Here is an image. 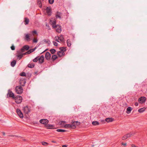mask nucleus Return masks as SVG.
<instances>
[{
  "instance_id": "obj_39",
  "label": "nucleus",
  "mask_w": 147,
  "mask_h": 147,
  "mask_svg": "<svg viewBox=\"0 0 147 147\" xmlns=\"http://www.w3.org/2000/svg\"><path fill=\"white\" fill-rule=\"evenodd\" d=\"M44 41L49 44L50 43V40L48 39L45 40H44Z\"/></svg>"
},
{
  "instance_id": "obj_24",
  "label": "nucleus",
  "mask_w": 147,
  "mask_h": 147,
  "mask_svg": "<svg viewBox=\"0 0 147 147\" xmlns=\"http://www.w3.org/2000/svg\"><path fill=\"white\" fill-rule=\"evenodd\" d=\"M145 109L144 108H141L138 109V111L140 113H141L144 112Z\"/></svg>"
},
{
  "instance_id": "obj_44",
  "label": "nucleus",
  "mask_w": 147,
  "mask_h": 147,
  "mask_svg": "<svg viewBox=\"0 0 147 147\" xmlns=\"http://www.w3.org/2000/svg\"><path fill=\"white\" fill-rule=\"evenodd\" d=\"M53 44L54 46H57L58 43L57 42H56L55 41H53Z\"/></svg>"
},
{
  "instance_id": "obj_47",
  "label": "nucleus",
  "mask_w": 147,
  "mask_h": 147,
  "mask_svg": "<svg viewBox=\"0 0 147 147\" xmlns=\"http://www.w3.org/2000/svg\"><path fill=\"white\" fill-rule=\"evenodd\" d=\"M32 33H33V34L34 35V34H36L37 32L36 31L34 30L32 32Z\"/></svg>"
},
{
  "instance_id": "obj_29",
  "label": "nucleus",
  "mask_w": 147,
  "mask_h": 147,
  "mask_svg": "<svg viewBox=\"0 0 147 147\" xmlns=\"http://www.w3.org/2000/svg\"><path fill=\"white\" fill-rule=\"evenodd\" d=\"M57 55H53L52 56V59L53 61H54L57 58Z\"/></svg>"
},
{
  "instance_id": "obj_12",
  "label": "nucleus",
  "mask_w": 147,
  "mask_h": 147,
  "mask_svg": "<svg viewBox=\"0 0 147 147\" xmlns=\"http://www.w3.org/2000/svg\"><path fill=\"white\" fill-rule=\"evenodd\" d=\"M65 54V53L64 52L61 51H59L57 53V54L59 57H62L64 56Z\"/></svg>"
},
{
  "instance_id": "obj_46",
  "label": "nucleus",
  "mask_w": 147,
  "mask_h": 147,
  "mask_svg": "<svg viewBox=\"0 0 147 147\" xmlns=\"http://www.w3.org/2000/svg\"><path fill=\"white\" fill-rule=\"evenodd\" d=\"M11 49L12 50H14L15 49V47L14 46H12L11 47Z\"/></svg>"
},
{
  "instance_id": "obj_52",
  "label": "nucleus",
  "mask_w": 147,
  "mask_h": 147,
  "mask_svg": "<svg viewBox=\"0 0 147 147\" xmlns=\"http://www.w3.org/2000/svg\"><path fill=\"white\" fill-rule=\"evenodd\" d=\"M135 105L136 106H138V102H136L135 104Z\"/></svg>"
},
{
  "instance_id": "obj_49",
  "label": "nucleus",
  "mask_w": 147,
  "mask_h": 147,
  "mask_svg": "<svg viewBox=\"0 0 147 147\" xmlns=\"http://www.w3.org/2000/svg\"><path fill=\"white\" fill-rule=\"evenodd\" d=\"M65 123V121H61L60 123V124H62V123Z\"/></svg>"
},
{
  "instance_id": "obj_23",
  "label": "nucleus",
  "mask_w": 147,
  "mask_h": 147,
  "mask_svg": "<svg viewBox=\"0 0 147 147\" xmlns=\"http://www.w3.org/2000/svg\"><path fill=\"white\" fill-rule=\"evenodd\" d=\"M30 37L28 34H26L25 36V39L27 41L30 40Z\"/></svg>"
},
{
  "instance_id": "obj_30",
  "label": "nucleus",
  "mask_w": 147,
  "mask_h": 147,
  "mask_svg": "<svg viewBox=\"0 0 147 147\" xmlns=\"http://www.w3.org/2000/svg\"><path fill=\"white\" fill-rule=\"evenodd\" d=\"M57 131L58 132H64L66 131V130L64 129H59L57 130Z\"/></svg>"
},
{
  "instance_id": "obj_7",
  "label": "nucleus",
  "mask_w": 147,
  "mask_h": 147,
  "mask_svg": "<svg viewBox=\"0 0 147 147\" xmlns=\"http://www.w3.org/2000/svg\"><path fill=\"white\" fill-rule=\"evenodd\" d=\"M54 28L56 29V30L57 32L58 33H60L61 32V26L58 25H57L56 26H55Z\"/></svg>"
},
{
  "instance_id": "obj_34",
  "label": "nucleus",
  "mask_w": 147,
  "mask_h": 147,
  "mask_svg": "<svg viewBox=\"0 0 147 147\" xmlns=\"http://www.w3.org/2000/svg\"><path fill=\"white\" fill-rule=\"evenodd\" d=\"M60 49V51H63L64 52V51H65L66 50V48L64 47H62V48H61Z\"/></svg>"
},
{
  "instance_id": "obj_4",
  "label": "nucleus",
  "mask_w": 147,
  "mask_h": 147,
  "mask_svg": "<svg viewBox=\"0 0 147 147\" xmlns=\"http://www.w3.org/2000/svg\"><path fill=\"white\" fill-rule=\"evenodd\" d=\"M134 135V133H130L127 134L126 135L124 136L122 138V139L123 140H125L128 138L132 136H133Z\"/></svg>"
},
{
  "instance_id": "obj_53",
  "label": "nucleus",
  "mask_w": 147,
  "mask_h": 147,
  "mask_svg": "<svg viewBox=\"0 0 147 147\" xmlns=\"http://www.w3.org/2000/svg\"><path fill=\"white\" fill-rule=\"evenodd\" d=\"M121 144L122 145H124V146H126V143H121Z\"/></svg>"
},
{
  "instance_id": "obj_27",
  "label": "nucleus",
  "mask_w": 147,
  "mask_h": 147,
  "mask_svg": "<svg viewBox=\"0 0 147 147\" xmlns=\"http://www.w3.org/2000/svg\"><path fill=\"white\" fill-rule=\"evenodd\" d=\"M92 124L94 125H99V123L97 121H94L92 122Z\"/></svg>"
},
{
  "instance_id": "obj_14",
  "label": "nucleus",
  "mask_w": 147,
  "mask_h": 147,
  "mask_svg": "<svg viewBox=\"0 0 147 147\" xmlns=\"http://www.w3.org/2000/svg\"><path fill=\"white\" fill-rule=\"evenodd\" d=\"M38 61L40 63H43L44 61V57L43 55H41L40 57L39 56Z\"/></svg>"
},
{
  "instance_id": "obj_15",
  "label": "nucleus",
  "mask_w": 147,
  "mask_h": 147,
  "mask_svg": "<svg viewBox=\"0 0 147 147\" xmlns=\"http://www.w3.org/2000/svg\"><path fill=\"white\" fill-rule=\"evenodd\" d=\"M51 54L49 52H47L45 54V58L47 60H49L51 57Z\"/></svg>"
},
{
  "instance_id": "obj_45",
  "label": "nucleus",
  "mask_w": 147,
  "mask_h": 147,
  "mask_svg": "<svg viewBox=\"0 0 147 147\" xmlns=\"http://www.w3.org/2000/svg\"><path fill=\"white\" fill-rule=\"evenodd\" d=\"M42 144L43 145L46 146L48 144V143L45 142H42Z\"/></svg>"
},
{
  "instance_id": "obj_55",
  "label": "nucleus",
  "mask_w": 147,
  "mask_h": 147,
  "mask_svg": "<svg viewBox=\"0 0 147 147\" xmlns=\"http://www.w3.org/2000/svg\"><path fill=\"white\" fill-rule=\"evenodd\" d=\"M2 134H3V135L4 136L5 135V134L4 132H3L2 133Z\"/></svg>"
},
{
  "instance_id": "obj_48",
  "label": "nucleus",
  "mask_w": 147,
  "mask_h": 147,
  "mask_svg": "<svg viewBox=\"0 0 147 147\" xmlns=\"http://www.w3.org/2000/svg\"><path fill=\"white\" fill-rule=\"evenodd\" d=\"M25 50L24 49H23V47L21 49V51L22 52L24 51Z\"/></svg>"
},
{
  "instance_id": "obj_5",
  "label": "nucleus",
  "mask_w": 147,
  "mask_h": 147,
  "mask_svg": "<svg viewBox=\"0 0 147 147\" xmlns=\"http://www.w3.org/2000/svg\"><path fill=\"white\" fill-rule=\"evenodd\" d=\"M146 99V98L145 97L142 96L139 98L138 101L140 103H143L145 102Z\"/></svg>"
},
{
  "instance_id": "obj_21",
  "label": "nucleus",
  "mask_w": 147,
  "mask_h": 147,
  "mask_svg": "<svg viewBox=\"0 0 147 147\" xmlns=\"http://www.w3.org/2000/svg\"><path fill=\"white\" fill-rule=\"evenodd\" d=\"M105 121L107 122H112L113 121V119L111 118H107L106 119Z\"/></svg>"
},
{
  "instance_id": "obj_22",
  "label": "nucleus",
  "mask_w": 147,
  "mask_h": 147,
  "mask_svg": "<svg viewBox=\"0 0 147 147\" xmlns=\"http://www.w3.org/2000/svg\"><path fill=\"white\" fill-rule=\"evenodd\" d=\"M34 66V64L33 63H31L29 64L28 65V67H29L32 68Z\"/></svg>"
},
{
  "instance_id": "obj_2",
  "label": "nucleus",
  "mask_w": 147,
  "mask_h": 147,
  "mask_svg": "<svg viewBox=\"0 0 147 147\" xmlns=\"http://www.w3.org/2000/svg\"><path fill=\"white\" fill-rule=\"evenodd\" d=\"M15 92L19 94H21L23 92V89L21 86H17L15 88Z\"/></svg>"
},
{
  "instance_id": "obj_41",
  "label": "nucleus",
  "mask_w": 147,
  "mask_h": 147,
  "mask_svg": "<svg viewBox=\"0 0 147 147\" xmlns=\"http://www.w3.org/2000/svg\"><path fill=\"white\" fill-rule=\"evenodd\" d=\"M36 49V48L35 47L34 49H30L29 50V51H30V52H31V53L33 51H34Z\"/></svg>"
},
{
  "instance_id": "obj_1",
  "label": "nucleus",
  "mask_w": 147,
  "mask_h": 147,
  "mask_svg": "<svg viewBox=\"0 0 147 147\" xmlns=\"http://www.w3.org/2000/svg\"><path fill=\"white\" fill-rule=\"evenodd\" d=\"M78 123H79V124L80 123L77 121H74L73 122L72 124H68L65 125L64 127L66 128H71L72 129H74L76 127V126L75 125L76 124Z\"/></svg>"
},
{
  "instance_id": "obj_10",
  "label": "nucleus",
  "mask_w": 147,
  "mask_h": 147,
  "mask_svg": "<svg viewBox=\"0 0 147 147\" xmlns=\"http://www.w3.org/2000/svg\"><path fill=\"white\" fill-rule=\"evenodd\" d=\"M7 94L9 95V96L10 97H11L14 99L15 97L14 96V94L10 90H8V92Z\"/></svg>"
},
{
  "instance_id": "obj_9",
  "label": "nucleus",
  "mask_w": 147,
  "mask_h": 147,
  "mask_svg": "<svg viewBox=\"0 0 147 147\" xmlns=\"http://www.w3.org/2000/svg\"><path fill=\"white\" fill-rule=\"evenodd\" d=\"M19 83L21 86H24L25 85L26 81L24 79H22L20 80Z\"/></svg>"
},
{
  "instance_id": "obj_6",
  "label": "nucleus",
  "mask_w": 147,
  "mask_h": 147,
  "mask_svg": "<svg viewBox=\"0 0 147 147\" xmlns=\"http://www.w3.org/2000/svg\"><path fill=\"white\" fill-rule=\"evenodd\" d=\"M23 110L26 114H28L30 112V109L27 106L24 107L23 108Z\"/></svg>"
},
{
  "instance_id": "obj_51",
  "label": "nucleus",
  "mask_w": 147,
  "mask_h": 147,
  "mask_svg": "<svg viewBox=\"0 0 147 147\" xmlns=\"http://www.w3.org/2000/svg\"><path fill=\"white\" fill-rule=\"evenodd\" d=\"M13 136H13H16L18 137H20V136H15V135H11V136Z\"/></svg>"
},
{
  "instance_id": "obj_18",
  "label": "nucleus",
  "mask_w": 147,
  "mask_h": 147,
  "mask_svg": "<svg viewBox=\"0 0 147 147\" xmlns=\"http://www.w3.org/2000/svg\"><path fill=\"white\" fill-rule=\"evenodd\" d=\"M132 110V108L131 107H128L127 109V113L128 114L130 113Z\"/></svg>"
},
{
  "instance_id": "obj_16",
  "label": "nucleus",
  "mask_w": 147,
  "mask_h": 147,
  "mask_svg": "<svg viewBox=\"0 0 147 147\" xmlns=\"http://www.w3.org/2000/svg\"><path fill=\"white\" fill-rule=\"evenodd\" d=\"M46 12L49 16H50L51 14V12L50 7H47L46 8Z\"/></svg>"
},
{
  "instance_id": "obj_54",
  "label": "nucleus",
  "mask_w": 147,
  "mask_h": 147,
  "mask_svg": "<svg viewBox=\"0 0 147 147\" xmlns=\"http://www.w3.org/2000/svg\"><path fill=\"white\" fill-rule=\"evenodd\" d=\"M67 146V145H63L62 146V147H66Z\"/></svg>"
},
{
  "instance_id": "obj_42",
  "label": "nucleus",
  "mask_w": 147,
  "mask_h": 147,
  "mask_svg": "<svg viewBox=\"0 0 147 147\" xmlns=\"http://www.w3.org/2000/svg\"><path fill=\"white\" fill-rule=\"evenodd\" d=\"M30 53H31V52H30V51H29V50L28 51H27V52H26V53H24L23 54V55H27V54H30Z\"/></svg>"
},
{
  "instance_id": "obj_32",
  "label": "nucleus",
  "mask_w": 147,
  "mask_h": 147,
  "mask_svg": "<svg viewBox=\"0 0 147 147\" xmlns=\"http://www.w3.org/2000/svg\"><path fill=\"white\" fill-rule=\"evenodd\" d=\"M23 48L25 50L27 51L29 49V47L28 45H25L23 47Z\"/></svg>"
},
{
  "instance_id": "obj_3",
  "label": "nucleus",
  "mask_w": 147,
  "mask_h": 147,
  "mask_svg": "<svg viewBox=\"0 0 147 147\" xmlns=\"http://www.w3.org/2000/svg\"><path fill=\"white\" fill-rule=\"evenodd\" d=\"M14 99L15 100V102L17 104L20 103L22 100V97L20 96H17Z\"/></svg>"
},
{
  "instance_id": "obj_33",
  "label": "nucleus",
  "mask_w": 147,
  "mask_h": 147,
  "mask_svg": "<svg viewBox=\"0 0 147 147\" xmlns=\"http://www.w3.org/2000/svg\"><path fill=\"white\" fill-rule=\"evenodd\" d=\"M55 40L58 42H60L59 41V36H56L55 38Z\"/></svg>"
},
{
  "instance_id": "obj_38",
  "label": "nucleus",
  "mask_w": 147,
  "mask_h": 147,
  "mask_svg": "<svg viewBox=\"0 0 147 147\" xmlns=\"http://www.w3.org/2000/svg\"><path fill=\"white\" fill-rule=\"evenodd\" d=\"M37 1H38V3L39 5V6L40 7H42V5L41 4V2L40 0H37Z\"/></svg>"
},
{
  "instance_id": "obj_19",
  "label": "nucleus",
  "mask_w": 147,
  "mask_h": 147,
  "mask_svg": "<svg viewBox=\"0 0 147 147\" xmlns=\"http://www.w3.org/2000/svg\"><path fill=\"white\" fill-rule=\"evenodd\" d=\"M24 24L27 25L28 24L29 22V19L27 18H24Z\"/></svg>"
},
{
  "instance_id": "obj_50",
  "label": "nucleus",
  "mask_w": 147,
  "mask_h": 147,
  "mask_svg": "<svg viewBox=\"0 0 147 147\" xmlns=\"http://www.w3.org/2000/svg\"><path fill=\"white\" fill-rule=\"evenodd\" d=\"M131 146L132 147H138L137 146H136L134 144L131 145Z\"/></svg>"
},
{
  "instance_id": "obj_43",
  "label": "nucleus",
  "mask_w": 147,
  "mask_h": 147,
  "mask_svg": "<svg viewBox=\"0 0 147 147\" xmlns=\"http://www.w3.org/2000/svg\"><path fill=\"white\" fill-rule=\"evenodd\" d=\"M38 41V40L36 38H34L33 40V42L37 43Z\"/></svg>"
},
{
  "instance_id": "obj_11",
  "label": "nucleus",
  "mask_w": 147,
  "mask_h": 147,
  "mask_svg": "<svg viewBox=\"0 0 147 147\" xmlns=\"http://www.w3.org/2000/svg\"><path fill=\"white\" fill-rule=\"evenodd\" d=\"M40 122L42 124H47L49 122V121L47 119H41L40 120Z\"/></svg>"
},
{
  "instance_id": "obj_35",
  "label": "nucleus",
  "mask_w": 147,
  "mask_h": 147,
  "mask_svg": "<svg viewBox=\"0 0 147 147\" xmlns=\"http://www.w3.org/2000/svg\"><path fill=\"white\" fill-rule=\"evenodd\" d=\"M50 51L51 53L52 54L55 53V52H56L55 50L54 49H51L50 50Z\"/></svg>"
},
{
  "instance_id": "obj_17",
  "label": "nucleus",
  "mask_w": 147,
  "mask_h": 147,
  "mask_svg": "<svg viewBox=\"0 0 147 147\" xmlns=\"http://www.w3.org/2000/svg\"><path fill=\"white\" fill-rule=\"evenodd\" d=\"M62 14L59 12H57L56 14V18H59L61 19Z\"/></svg>"
},
{
  "instance_id": "obj_36",
  "label": "nucleus",
  "mask_w": 147,
  "mask_h": 147,
  "mask_svg": "<svg viewBox=\"0 0 147 147\" xmlns=\"http://www.w3.org/2000/svg\"><path fill=\"white\" fill-rule=\"evenodd\" d=\"M39 56L35 58H34L33 60V61L34 62H36L38 60Z\"/></svg>"
},
{
  "instance_id": "obj_8",
  "label": "nucleus",
  "mask_w": 147,
  "mask_h": 147,
  "mask_svg": "<svg viewBox=\"0 0 147 147\" xmlns=\"http://www.w3.org/2000/svg\"><path fill=\"white\" fill-rule=\"evenodd\" d=\"M16 112L18 115L19 116L20 118H23V114L21 112L20 110L19 109H17L16 110Z\"/></svg>"
},
{
  "instance_id": "obj_31",
  "label": "nucleus",
  "mask_w": 147,
  "mask_h": 147,
  "mask_svg": "<svg viewBox=\"0 0 147 147\" xmlns=\"http://www.w3.org/2000/svg\"><path fill=\"white\" fill-rule=\"evenodd\" d=\"M20 52H18V55H17V57H18L20 59L23 57V55L22 54V55H19V54H20Z\"/></svg>"
},
{
  "instance_id": "obj_37",
  "label": "nucleus",
  "mask_w": 147,
  "mask_h": 147,
  "mask_svg": "<svg viewBox=\"0 0 147 147\" xmlns=\"http://www.w3.org/2000/svg\"><path fill=\"white\" fill-rule=\"evenodd\" d=\"M20 75L21 76H26V74L24 72H23L20 74Z\"/></svg>"
},
{
  "instance_id": "obj_26",
  "label": "nucleus",
  "mask_w": 147,
  "mask_h": 147,
  "mask_svg": "<svg viewBox=\"0 0 147 147\" xmlns=\"http://www.w3.org/2000/svg\"><path fill=\"white\" fill-rule=\"evenodd\" d=\"M59 38L60 42L63 41L64 40L63 36L62 35H61L59 37Z\"/></svg>"
},
{
  "instance_id": "obj_13",
  "label": "nucleus",
  "mask_w": 147,
  "mask_h": 147,
  "mask_svg": "<svg viewBox=\"0 0 147 147\" xmlns=\"http://www.w3.org/2000/svg\"><path fill=\"white\" fill-rule=\"evenodd\" d=\"M50 22H51L52 24V26L53 28L55 26H56L55 25L56 23V20L55 19L52 18L50 20Z\"/></svg>"
},
{
  "instance_id": "obj_25",
  "label": "nucleus",
  "mask_w": 147,
  "mask_h": 147,
  "mask_svg": "<svg viewBox=\"0 0 147 147\" xmlns=\"http://www.w3.org/2000/svg\"><path fill=\"white\" fill-rule=\"evenodd\" d=\"M16 62L15 60H14L11 62V66L13 67L16 65Z\"/></svg>"
},
{
  "instance_id": "obj_40",
  "label": "nucleus",
  "mask_w": 147,
  "mask_h": 147,
  "mask_svg": "<svg viewBox=\"0 0 147 147\" xmlns=\"http://www.w3.org/2000/svg\"><path fill=\"white\" fill-rule=\"evenodd\" d=\"M54 1V0H49V2L50 4H52Z\"/></svg>"
},
{
  "instance_id": "obj_28",
  "label": "nucleus",
  "mask_w": 147,
  "mask_h": 147,
  "mask_svg": "<svg viewBox=\"0 0 147 147\" xmlns=\"http://www.w3.org/2000/svg\"><path fill=\"white\" fill-rule=\"evenodd\" d=\"M67 43L68 47H70L71 45L70 40L69 39L67 40Z\"/></svg>"
},
{
  "instance_id": "obj_20",
  "label": "nucleus",
  "mask_w": 147,
  "mask_h": 147,
  "mask_svg": "<svg viewBox=\"0 0 147 147\" xmlns=\"http://www.w3.org/2000/svg\"><path fill=\"white\" fill-rule=\"evenodd\" d=\"M47 127L48 129H52L54 128V126L52 125L48 124Z\"/></svg>"
}]
</instances>
